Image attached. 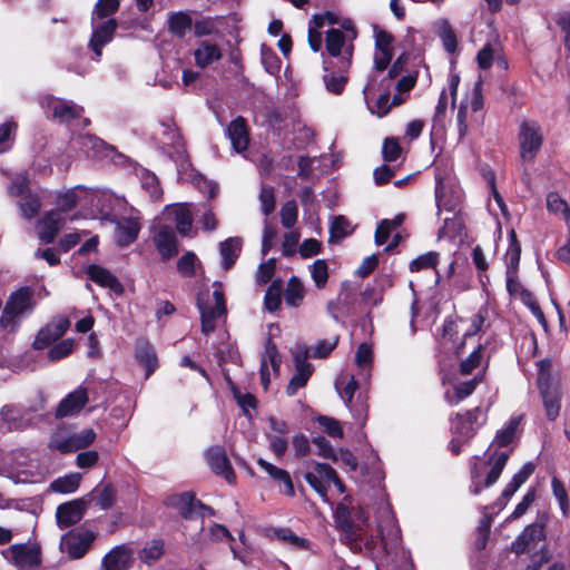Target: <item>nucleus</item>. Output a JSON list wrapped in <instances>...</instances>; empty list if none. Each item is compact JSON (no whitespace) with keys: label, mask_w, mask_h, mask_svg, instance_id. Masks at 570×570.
Instances as JSON below:
<instances>
[{"label":"nucleus","mask_w":570,"mask_h":570,"mask_svg":"<svg viewBox=\"0 0 570 570\" xmlns=\"http://www.w3.org/2000/svg\"><path fill=\"white\" fill-rule=\"evenodd\" d=\"M471 489L474 495L493 485L499 480V431L482 455L472 458L470 466Z\"/></svg>","instance_id":"1"},{"label":"nucleus","mask_w":570,"mask_h":570,"mask_svg":"<svg viewBox=\"0 0 570 570\" xmlns=\"http://www.w3.org/2000/svg\"><path fill=\"white\" fill-rule=\"evenodd\" d=\"M354 45L346 46L343 56L336 60L323 59L325 75L323 81L326 90L334 95H342L348 81L347 72L352 66Z\"/></svg>","instance_id":"2"},{"label":"nucleus","mask_w":570,"mask_h":570,"mask_svg":"<svg viewBox=\"0 0 570 570\" xmlns=\"http://www.w3.org/2000/svg\"><path fill=\"white\" fill-rule=\"evenodd\" d=\"M521 245L517 238L514 229L508 233V248L505 252V287L508 293L513 298L522 301L523 292H528L519 282L517 272L520 263Z\"/></svg>","instance_id":"3"},{"label":"nucleus","mask_w":570,"mask_h":570,"mask_svg":"<svg viewBox=\"0 0 570 570\" xmlns=\"http://www.w3.org/2000/svg\"><path fill=\"white\" fill-rule=\"evenodd\" d=\"M35 307V301L32 299V291L28 286L20 287L12 292L2 309L0 316V327L8 328L10 325H14V320L24 313H31ZM14 328H12L13 331Z\"/></svg>","instance_id":"4"},{"label":"nucleus","mask_w":570,"mask_h":570,"mask_svg":"<svg viewBox=\"0 0 570 570\" xmlns=\"http://www.w3.org/2000/svg\"><path fill=\"white\" fill-rule=\"evenodd\" d=\"M96 539L91 530H70L61 537L60 548L71 560L86 556Z\"/></svg>","instance_id":"5"},{"label":"nucleus","mask_w":570,"mask_h":570,"mask_svg":"<svg viewBox=\"0 0 570 570\" xmlns=\"http://www.w3.org/2000/svg\"><path fill=\"white\" fill-rule=\"evenodd\" d=\"M542 142L543 136L540 126L535 121H522L519 130V146L522 160H533Z\"/></svg>","instance_id":"6"},{"label":"nucleus","mask_w":570,"mask_h":570,"mask_svg":"<svg viewBox=\"0 0 570 570\" xmlns=\"http://www.w3.org/2000/svg\"><path fill=\"white\" fill-rule=\"evenodd\" d=\"M215 305L210 306L197 301V306L200 313V330L205 335L210 334L216 328V321L223 315L227 314L226 299L223 291L215 289L213 292Z\"/></svg>","instance_id":"7"},{"label":"nucleus","mask_w":570,"mask_h":570,"mask_svg":"<svg viewBox=\"0 0 570 570\" xmlns=\"http://www.w3.org/2000/svg\"><path fill=\"white\" fill-rule=\"evenodd\" d=\"M70 327V321L66 316H56L37 333L32 347L41 351L60 340Z\"/></svg>","instance_id":"8"},{"label":"nucleus","mask_w":570,"mask_h":570,"mask_svg":"<svg viewBox=\"0 0 570 570\" xmlns=\"http://www.w3.org/2000/svg\"><path fill=\"white\" fill-rule=\"evenodd\" d=\"M497 503L498 501L480 508L482 517L474 531V540L472 543V548L476 552L484 551L490 544V542L494 544V539L491 540V527L494 521V518L499 513L498 511L494 510Z\"/></svg>","instance_id":"9"},{"label":"nucleus","mask_w":570,"mask_h":570,"mask_svg":"<svg viewBox=\"0 0 570 570\" xmlns=\"http://www.w3.org/2000/svg\"><path fill=\"white\" fill-rule=\"evenodd\" d=\"M481 413L480 407H474L450 416V432L452 435L463 438V440H471L476 433V424Z\"/></svg>","instance_id":"10"},{"label":"nucleus","mask_w":570,"mask_h":570,"mask_svg":"<svg viewBox=\"0 0 570 570\" xmlns=\"http://www.w3.org/2000/svg\"><path fill=\"white\" fill-rule=\"evenodd\" d=\"M205 455L207 464L216 475L224 478L229 484L236 482V474L222 445H212Z\"/></svg>","instance_id":"11"},{"label":"nucleus","mask_w":570,"mask_h":570,"mask_svg":"<svg viewBox=\"0 0 570 570\" xmlns=\"http://www.w3.org/2000/svg\"><path fill=\"white\" fill-rule=\"evenodd\" d=\"M2 554L16 568L22 570L24 568H35L41 563L40 551L37 548H29L24 543H17L9 547Z\"/></svg>","instance_id":"12"},{"label":"nucleus","mask_w":570,"mask_h":570,"mask_svg":"<svg viewBox=\"0 0 570 570\" xmlns=\"http://www.w3.org/2000/svg\"><path fill=\"white\" fill-rule=\"evenodd\" d=\"M85 499H76L58 505L56 511V521L59 529H66L77 524L85 515L87 510Z\"/></svg>","instance_id":"13"},{"label":"nucleus","mask_w":570,"mask_h":570,"mask_svg":"<svg viewBox=\"0 0 570 570\" xmlns=\"http://www.w3.org/2000/svg\"><path fill=\"white\" fill-rule=\"evenodd\" d=\"M544 539V530L541 524L533 523L524 528L521 534L512 543V551L517 554L537 550Z\"/></svg>","instance_id":"14"},{"label":"nucleus","mask_w":570,"mask_h":570,"mask_svg":"<svg viewBox=\"0 0 570 570\" xmlns=\"http://www.w3.org/2000/svg\"><path fill=\"white\" fill-rule=\"evenodd\" d=\"M306 358V354H297L294 357L295 373L286 386V394L288 396L296 395L297 391L304 387L313 375L314 366Z\"/></svg>","instance_id":"15"},{"label":"nucleus","mask_w":570,"mask_h":570,"mask_svg":"<svg viewBox=\"0 0 570 570\" xmlns=\"http://www.w3.org/2000/svg\"><path fill=\"white\" fill-rule=\"evenodd\" d=\"M88 403L87 389L79 386L73 392L67 394L57 405L55 415L57 419L70 416L79 413Z\"/></svg>","instance_id":"16"},{"label":"nucleus","mask_w":570,"mask_h":570,"mask_svg":"<svg viewBox=\"0 0 570 570\" xmlns=\"http://www.w3.org/2000/svg\"><path fill=\"white\" fill-rule=\"evenodd\" d=\"M154 244L164 261L178 254V239L173 227L161 225L154 235Z\"/></svg>","instance_id":"17"},{"label":"nucleus","mask_w":570,"mask_h":570,"mask_svg":"<svg viewBox=\"0 0 570 570\" xmlns=\"http://www.w3.org/2000/svg\"><path fill=\"white\" fill-rule=\"evenodd\" d=\"M442 385L450 384L452 385V389H448L444 392V401L450 406H455L460 404L462 401H464L466 397H469L475 390L479 381L476 377H473L471 380L454 383L450 379H448L446 375L442 376Z\"/></svg>","instance_id":"18"},{"label":"nucleus","mask_w":570,"mask_h":570,"mask_svg":"<svg viewBox=\"0 0 570 570\" xmlns=\"http://www.w3.org/2000/svg\"><path fill=\"white\" fill-rule=\"evenodd\" d=\"M226 134L230 140L233 149L236 153H243L247 150L250 140L249 128L246 119L243 116H237L228 124Z\"/></svg>","instance_id":"19"},{"label":"nucleus","mask_w":570,"mask_h":570,"mask_svg":"<svg viewBox=\"0 0 570 570\" xmlns=\"http://www.w3.org/2000/svg\"><path fill=\"white\" fill-rule=\"evenodd\" d=\"M135 358L145 368L148 379L158 368V357L153 344L145 337H139L135 345Z\"/></svg>","instance_id":"20"},{"label":"nucleus","mask_w":570,"mask_h":570,"mask_svg":"<svg viewBox=\"0 0 570 570\" xmlns=\"http://www.w3.org/2000/svg\"><path fill=\"white\" fill-rule=\"evenodd\" d=\"M334 521L340 531H342L346 538L355 540L362 534V528L360 523H355L353 512L344 503L340 502L334 511Z\"/></svg>","instance_id":"21"},{"label":"nucleus","mask_w":570,"mask_h":570,"mask_svg":"<svg viewBox=\"0 0 570 570\" xmlns=\"http://www.w3.org/2000/svg\"><path fill=\"white\" fill-rule=\"evenodd\" d=\"M141 225L137 218L126 217L119 220L115 228V239L118 247H127L138 238Z\"/></svg>","instance_id":"22"},{"label":"nucleus","mask_w":570,"mask_h":570,"mask_svg":"<svg viewBox=\"0 0 570 570\" xmlns=\"http://www.w3.org/2000/svg\"><path fill=\"white\" fill-rule=\"evenodd\" d=\"M197 501L198 499H196L194 492L186 491L183 493L169 495L164 503L166 507L177 510L183 519L191 520L197 509Z\"/></svg>","instance_id":"23"},{"label":"nucleus","mask_w":570,"mask_h":570,"mask_svg":"<svg viewBox=\"0 0 570 570\" xmlns=\"http://www.w3.org/2000/svg\"><path fill=\"white\" fill-rule=\"evenodd\" d=\"M117 27L116 19L110 18L94 30L89 47L98 58L102 55V48L112 40Z\"/></svg>","instance_id":"24"},{"label":"nucleus","mask_w":570,"mask_h":570,"mask_svg":"<svg viewBox=\"0 0 570 570\" xmlns=\"http://www.w3.org/2000/svg\"><path fill=\"white\" fill-rule=\"evenodd\" d=\"M86 273L89 279L97 285L109 288L117 294H121L124 292L122 284L109 269L97 264H90L88 265Z\"/></svg>","instance_id":"25"},{"label":"nucleus","mask_w":570,"mask_h":570,"mask_svg":"<svg viewBox=\"0 0 570 570\" xmlns=\"http://www.w3.org/2000/svg\"><path fill=\"white\" fill-rule=\"evenodd\" d=\"M49 108L51 109L50 118L65 125L80 118L85 111L82 106H78L72 101H66L62 99L53 100Z\"/></svg>","instance_id":"26"},{"label":"nucleus","mask_w":570,"mask_h":570,"mask_svg":"<svg viewBox=\"0 0 570 570\" xmlns=\"http://www.w3.org/2000/svg\"><path fill=\"white\" fill-rule=\"evenodd\" d=\"M0 421L7 424L9 431H22L30 425V419L14 404H6L0 410Z\"/></svg>","instance_id":"27"},{"label":"nucleus","mask_w":570,"mask_h":570,"mask_svg":"<svg viewBox=\"0 0 570 570\" xmlns=\"http://www.w3.org/2000/svg\"><path fill=\"white\" fill-rule=\"evenodd\" d=\"M257 465L262 468L275 482L283 484L284 489L282 492L286 494L287 497H294L295 495V489L294 484L291 478V474L281 468H277L276 465L269 463L268 461L259 458L256 461Z\"/></svg>","instance_id":"28"},{"label":"nucleus","mask_w":570,"mask_h":570,"mask_svg":"<svg viewBox=\"0 0 570 570\" xmlns=\"http://www.w3.org/2000/svg\"><path fill=\"white\" fill-rule=\"evenodd\" d=\"M61 218L55 212L46 213V215L38 223V237L45 244L55 242L59 229Z\"/></svg>","instance_id":"29"},{"label":"nucleus","mask_w":570,"mask_h":570,"mask_svg":"<svg viewBox=\"0 0 570 570\" xmlns=\"http://www.w3.org/2000/svg\"><path fill=\"white\" fill-rule=\"evenodd\" d=\"M129 557L130 550L126 546H117L102 558L101 566L104 570H126Z\"/></svg>","instance_id":"30"},{"label":"nucleus","mask_w":570,"mask_h":570,"mask_svg":"<svg viewBox=\"0 0 570 570\" xmlns=\"http://www.w3.org/2000/svg\"><path fill=\"white\" fill-rule=\"evenodd\" d=\"M225 380L229 386V390L236 400L237 404L243 411V414L247 416L248 419H252V414L249 412V409L256 410L258 406V401L256 396L252 393H245L243 394L239 390V387L233 382L230 379L228 372L226 371L224 373Z\"/></svg>","instance_id":"31"},{"label":"nucleus","mask_w":570,"mask_h":570,"mask_svg":"<svg viewBox=\"0 0 570 570\" xmlns=\"http://www.w3.org/2000/svg\"><path fill=\"white\" fill-rule=\"evenodd\" d=\"M196 66L204 69L210 63L222 58V51L216 43L202 41L199 47L194 51Z\"/></svg>","instance_id":"32"},{"label":"nucleus","mask_w":570,"mask_h":570,"mask_svg":"<svg viewBox=\"0 0 570 570\" xmlns=\"http://www.w3.org/2000/svg\"><path fill=\"white\" fill-rule=\"evenodd\" d=\"M350 42L346 43V37L342 30L332 28L326 31L325 48L332 58H336L338 60Z\"/></svg>","instance_id":"33"},{"label":"nucleus","mask_w":570,"mask_h":570,"mask_svg":"<svg viewBox=\"0 0 570 570\" xmlns=\"http://www.w3.org/2000/svg\"><path fill=\"white\" fill-rule=\"evenodd\" d=\"M193 28V19L187 11L173 12L168 18V31L176 38H184Z\"/></svg>","instance_id":"34"},{"label":"nucleus","mask_w":570,"mask_h":570,"mask_svg":"<svg viewBox=\"0 0 570 570\" xmlns=\"http://www.w3.org/2000/svg\"><path fill=\"white\" fill-rule=\"evenodd\" d=\"M219 253L222 255V258H223V268L225 271H228L230 269L238 256H239V253H240V240L239 238L235 237H230V238H227L225 240H223L220 244H219Z\"/></svg>","instance_id":"35"},{"label":"nucleus","mask_w":570,"mask_h":570,"mask_svg":"<svg viewBox=\"0 0 570 570\" xmlns=\"http://www.w3.org/2000/svg\"><path fill=\"white\" fill-rule=\"evenodd\" d=\"M305 297V287L297 276H292L286 285L284 292L285 303L292 307L302 305Z\"/></svg>","instance_id":"36"},{"label":"nucleus","mask_w":570,"mask_h":570,"mask_svg":"<svg viewBox=\"0 0 570 570\" xmlns=\"http://www.w3.org/2000/svg\"><path fill=\"white\" fill-rule=\"evenodd\" d=\"M273 535L278 541L284 542L296 550H309L311 542L305 538L296 535L291 528H276Z\"/></svg>","instance_id":"37"},{"label":"nucleus","mask_w":570,"mask_h":570,"mask_svg":"<svg viewBox=\"0 0 570 570\" xmlns=\"http://www.w3.org/2000/svg\"><path fill=\"white\" fill-rule=\"evenodd\" d=\"M81 475L79 473H70L65 476L57 478L50 484L53 492L68 494L73 493L80 487Z\"/></svg>","instance_id":"38"},{"label":"nucleus","mask_w":570,"mask_h":570,"mask_svg":"<svg viewBox=\"0 0 570 570\" xmlns=\"http://www.w3.org/2000/svg\"><path fill=\"white\" fill-rule=\"evenodd\" d=\"M282 292H283V281L281 278H276L272 281L271 285L265 292L264 304L265 308L269 312H276L282 304Z\"/></svg>","instance_id":"39"},{"label":"nucleus","mask_w":570,"mask_h":570,"mask_svg":"<svg viewBox=\"0 0 570 570\" xmlns=\"http://www.w3.org/2000/svg\"><path fill=\"white\" fill-rule=\"evenodd\" d=\"M534 471V465L531 462H527L522 468L513 475L510 483L505 487L502 495L504 498H511L518 489L530 478Z\"/></svg>","instance_id":"40"},{"label":"nucleus","mask_w":570,"mask_h":570,"mask_svg":"<svg viewBox=\"0 0 570 570\" xmlns=\"http://www.w3.org/2000/svg\"><path fill=\"white\" fill-rule=\"evenodd\" d=\"M438 36L442 40L443 48L448 53H454L458 49V37L449 20L441 21Z\"/></svg>","instance_id":"41"},{"label":"nucleus","mask_w":570,"mask_h":570,"mask_svg":"<svg viewBox=\"0 0 570 570\" xmlns=\"http://www.w3.org/2000/svg\"><path fill=\"white\" fill-rule=\"evenodd\" d=\"M540 391L543 399L546 414L550 420H554L559 415L560 411L559 393L556 389L551 391L549 386H542Z\"/></svg>","instance_id":"42"},{"label":"nucleus","mask_w":570,"mask_h":570,"mask_svg":"<svg viewBox=\"0 0 570 570\" xmlns=\"http://www.w3.org/2000/svg\"><path fill=\"white\" fill-rule=\"evenodd\" d=\"M522 415L512 416L501 431V448L514 444L521 432Z\"/></svg>","instance_id":"43"},{"label":"nucleus","mask_w":570,"mask_h":570,"mask_svg":"<svg viewBox=\"0 0 570 570\" xmlns=\"http://www.w3.org/2000/svg\"><path fill=\"white\" fill-rule=\"evenodd\" d=\"M165 553V543L161 539H153L146 542L145 547L140 551V559L144 562H151L159 560Z\"/></svg>","instance_id":"44"},{"label":"nucleus","mask_w":570,"mask_h":570,"mask_svg":"<svg viewBox=\"0 0 570 570\" xmlns=\"http://www.w3.org/2000/svg\"><path fill=\"white\" fill-rule=\"evenodd\" d=\"M315 470L326 482H332L340 493L346 492V485L328 463L315 462Z\"/></svg>","instance_id":"45"},{"label":"nucleus","mask_w":570,"mask_h":570,"mask_svg":"<svg viewBox=\"0 0 570 570\" xmlns=\"http://www.w3.org/2000/svg\"><path fill=\"white\" fill-rule=\"evenodd\" d=\"M440 255L436 252H428L423 255L417 256L411 261L409 269L412 273H416L423 269L433 268L435 269L439 263Z\"/></svg>","instance_id":"46"},{"label":"nucleus","mask_w":570,"mask_h":570,"mask_svg":"<svg viewBox=\"0 0 570 570\" xmlns=\"http://www.w3.org/2000/svg\"><path fill=\"white\" fill-rule=\"evenodd\" d=\"M348 228L350 222L345 216H335L330 226V242L335 243L348 236L351 234V230H348Z\"/></svg>","instance_id":"47"},{"label":"nucleus","mask_w":570,"mask_h":570,"mask_svg":"<svg viewBox=\"0 0 570 570\" xmlns=\"http://www.w3.org/2000/svg\"><path fill=\"white\" fill-rule=\"evenodd\" d=\"M279 215L283 227L286 229L293 228L298 218V207L296 202L291 199L283 204Z\"/></svg>","instance_id":"48"},{"label":"nucleus","mask_w":570,"mask_h":570,"mask_svg":"<svg viewBox=\"0 0 570 570\" xmlns=\"http://www.w3.org/2000/svg\"><path fill=\"white\" fill-rule=\"evenodd\" d=\"M75 342L72 338H66L53 345L48 351V358L51 362L60 361L72 353Z\"/></svg>","instance_id":"49"},{"label":"nucleus","mask_w":570,"mask_h":570,"mask_svg":"<svg viewBox=\"0 0 570 570\" xmlns=\"http://www.w3.org/2000/svg\"><path fill=\"white\" fill-rule=\"evenodd\" d=\"M316 422L328 436L333 439H342L344 436V431L338 420L327 415H318Z\"/></svg>","instance_id":"50"},{"label":"nucleus","mask_w":570,"mask_h":570,"mask_svg":"<svg viewBox=\"0 0 570 570\" xmlns=\"http://www.w3.org/2000/svg\"><path fill=\"white\" fill-rule=\"evenodd\" d=\"M403 149L400 145L399 138L396 137H386L383 140L382 145V158L384 161L393 163L397 160L402 154Z\"/></svg>","instance_id":"51"},{"label":"nucleus","mask_w":570,"mask_h":570,"mask_svg":"<svg viewBox=\"0 0 570 570\" xmlns=\"http://www.w3.org/2000/svg\"><path fill=\"white\" fill-rule=\"evenodd\" d=\"M312 278L315 286L322 289L326 286L328 281V265L325 259H316L312 265Z\"/></svg>","instance_id":"52"},{"label":"nucleus","mask_w":570,"mask_h":570,"mask_svg":"<svg viewBox=\"0 0 570 570\" xmlns=\"http://www.w3.org/2000/svg\"><path fill=\"white\" fill-rule=\"evenodd\" d=\"M390 88V82L384 83L383 86L380 85V89H382V92L377 97L374 108L371 109L372 114H376L380 118L386 116L391 110Z\"/></svg>","instance_id":"53"},{"label":"nucleus","mask_w":570,"mask_h":570,"mask_svg":"<svg viewBox=\"0 0 570 570\" xmlns=\"http://www.w3.org/2000/svg\"><path fill=\"white\" fill-rule=\"evenodd\" d=\"M312 443L317 448L316 454L323 459H328L336 463L338 461L337 453L331 442L322 435L312 439Z\"/></svg>","instance_id":"54"},{"label":"nucleus","mask_w":570,"mask_h":570,"mask_svg":"<svg viewBox=\"0 0 570 570\" xmlns=\"http://www.w3.org/2000/svg\"><path fill=\"white\" fill-rule=\"evenodd\" d=\"M305 481L315 490V492L325 501H327V483L323 476H321L315 466L313 471H308L304 474Z\"/></svg>","instance_id":"55"},{"label":"nucleus","mask_w":570,"mask_h":570,"mask_svg":"<svg viewBox=\"0 0 570 570\" xmlns=\"http://www.w3.org/2000/svg\"><path fill=\"white\" fill-rule=\"evenodd\" d=\"M547 207L550 212L563 214L566 224L570 229V208L568 204L563 199H561L558 194L548 195Z\"/></svg>","instance_id":"56"},{"label":"nucleus","mask_w":570,"mask_h":570,"mask_svg":"<svg viewBox=\"0 0 570 570\" xmlns=\"http://www.w3.org/2000/svg\"><path fill=\"white\" fill-rule=\"evenodd\" d=\"M197 256L194 252H186L177 261V271L184 277H193L196 274L195 264Z\"/></svg>","instance_id":"57"},{"label":"nucleus","mask_w":570,"mask_h":570,"mask_svg":"<svg viewBox=\"0 0 570 570\" xmlns=\"http://www.w3.org/2000/svg\"><path fill=\"white\" fill-rule=\"evenodd\" d=\"M116 498L117 491L112 483H107L100 490L96 499V505H98L101 510H109L115 504Z\"/></svg>","instance_id":"58"},{"label":"nucleus","mask_w":570,"mask_h":570,"mask_svg":"<svg viewBox=\"0 0 570 570\" xmlns=\"http://www.w3.org/2000/svg\"><path fill=\"white\" fill-rule=\"evenodd\" d=\"M409 53L407 52H402L395 60L394 62L391 65V67L389 68L387 70V73L386 76L381 80V86H383L384 83H387L392 80H394L395 78H397L401 72L404 70L405 68V65L409 61Z\"/></svg>","instance_id":"59"},{"label":"nucleus","mask_w":570,"mask_h":570,"mask_svg":"<svg viewBox=\"0 0 570 570\" xmlns=\"http://www.w3.org/2000/svg\"><path fill=\"white\" fill-rule=\"evenodd\" d=\"M482 358V345L479 344L471 354L460 363V373L471 374L479 365Z\"/></svg>","instance_id":"60"},{"label":"nucleus","mask_w":570,"mask_h":570,"mask_svg":"<svg viewBox=\"0 0 570 570\" xmlns=\"http://www.w3.org/2000/svg\"><path fill=\"white\" fill-rule=\"evenodd\" d=\"M262 212L269 216L275 210V189L273 186H263L259 193Z\"/></svg>","instance_id":"61"},{"label":"nucleus","mask_w":570,"mask_h":570,"mask_svg":"<svg viewBox=\"0 0 570 570\" xmlns=\"http://www.w3.org/2000/svg\"><path fill=\"white\" fill-rule=\"evenodd\" d=\"M551 488H552L553 495L560 505V509L562 510V512L564 514H567L570 509V503H569L568 493H567V490H566L563 483L558 478H552Z\"/></svg>","instance_id":"62"},{"label":"nucleus","mask_w":570,"mask_h":570,"mask_svg":"<svg viewBox=\"0 0 570 570\" xmlns=\"http://www.w3.org/2000/svg\"><path fill=\"white\" fill-rule=\"evenodd\" d=\"M119 6V0H98L92 13L97 19H105L116 13Z\"/></svg>","instance_id":"63"},{"label":"nucleus","mask_w":570,"mask_h":570,"mask_svg":"<svg viewBox=\"0 0 570 570\" xmlns=\"http://www.w3.org/2000/svg\"><path fill=\"white\" fill-rule=\"evenodd\" d=\"M175 223L178 233L183 236L187 235L191 228V215L188 209L178 207L174 210Z\"/></svg>","instance_id":"64"}]
</instances>
